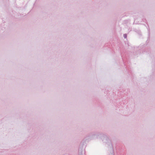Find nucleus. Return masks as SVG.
I'll return each mask as SVG.
<instances>
[{
  "label": "nucleus",
  "instance_id": "obj_1",
  "mask_svg": "<svg viewBox=\"0 0 155 155\" xmlns=\"http://www.w3.org/2000/svg\"><path fill=\"white\" fill-rule=\"evenodd\" d=\"M124 37L125 38H127V35L126 34H124Z\"/></svg>",
  "mask_w": 155,
  "mask_h": 155
}]
</instances>
